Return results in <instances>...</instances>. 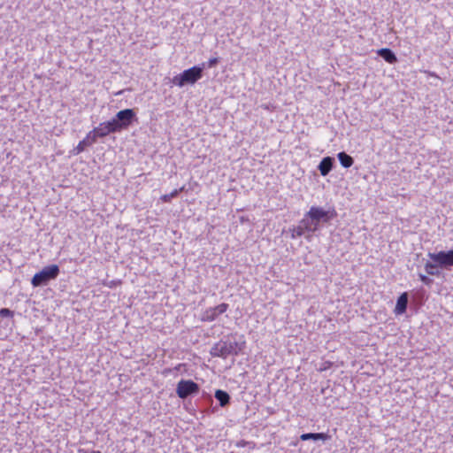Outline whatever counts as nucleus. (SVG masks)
Returning a JSON list of instances; mask_svg holds the SVG:
<instances>
[{
    "instance_id": "f257e3e1",
    "label": "nucleus",
    "mask_w": 453,
    "mask_h": 453,
    "mask_svg": "<svg viewBox=\"0 0 453 453\" xmlns=\"http://www.w3.org/2000/svg\"><path fill=\"white\" fill-rule=\"evenodd\" d=\"M336 216L334 209L325 210L322 207L311 206L304 214L303 218L307 219L311 229L315 233L319 229L321 223H328Z\"/></svg>"
},
{
    "instance_id": "f03ea898",
    "label": "nucleus",
    "mask_w": 453,
    "mask_h": 453,
    "mask_svg": "<svg viewBox=\"0 0 453 453\" xmlns=\"http://www.w3.org/2000/svg\"><path fill=\"white\" fill-rule=\"evenodd\" d=\"M203 77V67L198 65L192 66L187 70H184L181 73L175 75L172 82L173 85L178 86L180 88L190 84H195L197 81H199Z\"/></svg>"
},
{
    "instance_id": "7ed1b4c3",
    "label": "nucleus",
    "mask_w": 453,
    "mask_h": 453,
    "mask_svg": "<svg viewBox=\"0 0 453 453\" xmlns=\"http://www.w3.org/2000/svg\"><path fill=\"white\" fill-rule=\"evenodd\" d=\"M58 274L59 267L57 265H50L35 273L32 278L31 283L34 287L44 286L48 284L50 280H55Z\"/></svg>"
},
{
    "instance_id": "20e7f679",
    "label": "nucleus",
    "mask_w": 453,
    "mask_h": 453,
    "mask_svg": "<svg viewBox=\"0 0 453 453\" xmlns=\"http://www.w3.org/2000/svg\"><path fill=\"white\" fill-rule=\"evenodd\" d=\"M236 348L235 342L219 341L212 346L210 353L212 357L226 358L230 355H237Z\"/></svg>"
},
{
    "instance_id": "39448f33",
    "label": "nucleus",
    "mask_w": 453,
    "mask_h": 453,
    "mask_svg": "<svg viewBox=\"0 0 453 453\" xmlns=\"http://www.w3.org/2000/svg\"><path fill=\"white\" fill-rule=\"evenodd\" d=\"M427 256L441 269L449 270L453 266V250L439 251L436 253L429 252Z\"/></svg>"
},
{
    "instance_id": "423d86ee",
    "label": "nucleus",
    "mask_w": 453,
    "mask_h": 453,
    "mask_svg": "<svg viewBox=\"0 0 453 453\" xmlns=\"http://www.w3.org/2000/svg\"><path fill=\"white\" fill-rule=\"evenodd\" d=\"M199 391V386L191 380H180L176 388L177 395L185 399L188 396L197 394Z\"/></svg>"
},
{
    "instance_id": "0eeeda50",
    "label": "nucleus",
    "mask_w": 453,
    "mask_h": 453,
    "mask_svg": "<svg viewBox=\"0 0 453 453\" xmlns=\"http://www.w3.org/2000/svg\"><path fill=\"white\" fill-rule=\"evenodd\" d=\"M135 119V113L132 109L119 111L111 120L117 126V131L128 127Z\"/></svg>"
},
{
    "instance_id": "6e6552de",
    "label": "nucleus",
    "mask_w": 453,
    "mask_h": 453,
    "mask_svg": "<svg viewBox=\"0 0 453 453\" xmlns=\"http://www.w3.org/2000/svg\"><path fill=\"white\" fill-rule=\"evenodd\" d=\"M288 231L292 239H296L304 235L306 239L310 240L311 234L314 233L307 219L304 218L299 221L297 226L290 227Z\"/></svg>"
},
{
    "instance_id": "1a4fd4ad",
    "label": "nucleus",
    "mask_w": 453,
    "mask_h": 453,
    "mask_svg": "<svg viewBox=\"0 0 453 453\" xmlns=\"http://www.w3.org/2000/svg\"><path fill=\"white\" fill-rule=\"evenodd\" d=\"M228 304L222 303L215 307L207 308L201 314V320L205 322L214 321L219 315L225 313L228 309Z\"/></svg>"
},
{
    "instance_id": "9d476101",
    "label": "nucleus",
    "mask_w": 453,
    "mask_h": 453,
    "mask_svg": "<svg viewBox=\"0 0 453 453\" xmlns=\"http://www.w3.org/2000/svg\"><path fill=\"white\" fill-rule=\"evenodd\" d=\"M117 131V126L112 120H109L106 122L101 123L98 127H95L92 131H90V134L94 137L95 141L96 142L98 137H104L110 133H114Z\"/></svg>"
},
{
    "instance_id": "9b49d317",
    "label": "nucleus",
    "mask_w": 453,
    "mask_h": 453,
    "mask_svg": "<svg viewBox=\"0 0 453 453\" xmlns=\"http://www.w3.org/2000/svg\"><path fill=\"white\" fill-rule=\"evenodd\" d=\"M96 142L94 137L90 134V132L86 135V137L81 141L78 145L73 150V153L74 155H78L81 152L84 151L88 147L92 146Z\"/></svg>"
},
{
    "instance_id": "f8f14e48",
    "label": "nucleus",
    "mask_w": 453,
    "mask_h": 453,
    "mask_svg": "<svg viewBox=\"0 0 453 453\" xmlns=\"http://www.w3.org/2000/svg\"><path fill=\"white\" fill-rule=\"evenodd\" d=\"M408 305V295L407 293H403L396 301V305L395 308V312L396 314H403L406 311Z\"/></svg>"
},
{
    "instance_id": "ddd939ff",
    "label": "nucleus",
    "mask_w": 453,
    "mask_h": 453,
    "mask_svg": "<svg viewBox=\"0 0 453 453\" xmlns=\"http://www.w3.org/2000/svg\"><path fill=\"white\" fill-rule=\"evenodd\" d=\"M377 54L388 64H395L397 62V58L390 49L382 48L377 51Z\"/></svg>"
},
{
    "instance_id": "4468645a",
    "label": "nucleus",
    "mask_w": 453,
    "mask_h": 453,
    "mask_svg": "<svg viewBox=\"0 0 453 453\" xmlns=\"http://www.w3.org/2000/svg\"><path fill=\"white\" fill-rule=\"evenodd\" d=\"M300 438L302 441H308V440L326 441L329 439V436H328V434H326L325 433H307V434H303L300 436Z\"/></svg>"
},
{
    "instance_id": "2eb2a0df",
    "label": "nucleus",
    "mask_w": 453,
    "mask_h": 453,
    "mask_svg": "<svg viewBox=\"0 0 453 453\" xmlns=\"http://www.w3.org/2000/svg\"><path fill=\"white\" fill-rule=\"evenodd\" d=\"M215 398L219 401L221 407L226 406L230 402V395L228 393L221 389L216 390Z\"/></svg>"
},
{
    "instance_id": "dca6fc26",
    "label": "nucleus",
    "mask_w": 453,
    "mask_h": 453,
    "mask_svg": "<svg viewBox=\"0 0 453 453\" xmlns=\"http://www.w3.org/2000/svg\"><path fill=\"white\" fill-rule=\"evenodd\" d=\"M338 158H339V160L341 162V165L344 168H349L353 164V158L349 155L345 153V152H340L338 154Z\"/></svg>"
},
{
    "instance_id": "f3484780",
    "label": "nucleus",
    "mask_w": 453,
    "mask_h": 453,
    "mask_svg": "<svg viewBox=\"0 0 453 453\" xmlns=\"http://www.w3.org/2000/svg\"><path fill=\"white\" fill-rule=\"evenodd\" d=\"M439 265L434 262H426L425 265V270L427 274L432 276H438L440 272L438 270Z\"/></svg>"
},
{
    "instance_id": "a211bd4d",
    "label": "nucleus",
    "mask_w": 453,
    "mask_h": 453,
    "mask_svg": "<svg viewBox=\"0 0 453 453\" xmlns=\"http://www.w3.org/2000/svg\"><path fill=\"white\" fill-rule=\"evenodd\" d=\"M333 164L334 159L331 157H326L319 165V170H331Z\"/></svg>"
},
{
    "instance_id": "6ab92c4d",
    "label": "nucleus",
    "mask_w": 453,
    "mask_h": 453,
    "mask_svg": "<svg viewBox=\"0 0 453 453\" xmlns=\"http://www.w3.org/2000/svg\"><path fill=\"white\" fill-rule=\"evenodd\" d=\"M183 188H183V187H181L180 189H174V190H173V191H172L171 193H169V194H165V195L162 196H161L162 201H164V202H165V203L170 202V201L172 200V198L175 197V196L179 194V192H180V190H182Z\"/></svg>"
},
{
    "instance_id": "aec40b11",
    "label": "nucleus",
    "mask_w": 453,
    "mask_h": 453,
    "mask_svg": "<svg viewBox=\"0 0 453 453\" xmlns=\"http://www.w3.org/2000/svg\"><path fill=\"white\" fill-rule=\"evenodd\" d=\"M12 311L7 308H2L0 310V316L1 317H11L12 316Z\"/></svg>"
},
{
    "instance_id": "412c9836",
    "label": "nucleus",
    "mask_w": 453,
    "mask_h": 453,
    "mask_svg": "<svg viewBox=\"0 0 453 453\" xmlns=\"http://www.w3.org/2000/svg\"><path fill=\"white\" fill-rule=\"evenodd\" d=\"M419 279L426 285H429L433 281L430 278L424 274H419Z\"/></svg>"
},
{
    "instance_id": "4be33fe9",
    "label": "nucleus",
    "mask_w": 453,
    "mask_h": 453,
    "mask_svg": "<svg viewBox=\"0 0 453 453\" xmlns=\"http://www.w3.org/2000/svg\"><path fill=\"white\" fill-rule=\"evenodd\" d=\"M219 63V58H211L208 61V67H213Z\"/></svg>"
},
{
    "instance_id": "5701e85b",
    "label": "nucleus",
    "mask_w": 453,
    "mask_h": 453,
    "mask_svg": "<svg viewBox=\"0 0 453 453\" xmlns=\"http://www.w3.org/2000/svg\"><path fill=\"white\" fill-rule=\"evenodd\" d=\"M329 172H320L321 175L326 176Z\"/></svg>"
}]
</instances>
